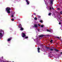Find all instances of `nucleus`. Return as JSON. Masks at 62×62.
<instances>
[{
	"instance_id": "obj_24",
	"label": "nucleus",
	"mask_w": 62,
	"mask_h": 62,
	"mask_svg": "<svg viewBox=\"0 0 62 62\" xmlns=\"http://www.w3.org/2000/svg\"><path fill=\"white\" fill-rule=\"evenodd\" d=\"M53 42V40H51L50 41V42L52 43Z\"/></svg>"
},
{
	"instance_id": "obj_26",
	"label": "nucleus",
	"mask_w": 62,
	"mask_h": 62,
	"mask_svg": "<svg viewBox=\"0 0 62 62\" xmlns=\"http://www.w3.org/2000/svg\"><path fill=\"white\" fill-rule=\"evenodd\" d=\"M61 24V23L59 22V24Z\"/></svg>"
},
{
	"instance_id": "obj_18",
	"label": "nucleus",
	"mask_w": 62,
	"mask_h": 62,
	"mask_svg": "<svg viewBox=\"0 0 62 62\" xmlns=\"http://www.w3.org/2000/svg\"><path fill=\"white\" fill-rule=\"evenodd\" d=\"M51 15V14L50 13L48 15L49 16H50V15Z\"/></svg>"
},
{
	"instance_id": "obj_20",
	"label": "nucleus",
	"mask_w": 62,
	"mask_h": 62,
	"mask_svg": "<svg viewBox=\"0 0 62 62\" xmlns=\"http://www.w3.org/2000/svg\"><path fill=\"white\" fill-rule=\"evenodd\" d=\"M28 37H26L25 38V39H27V38H28Z\"/></svg>"
},
{
	"instance_id": "obj_14",
	"label": "nucleus",
	"mask_w": 62,
	"mask_h": 62,
	"mask_svg": "<svg viewBox=\"0 0 62 62\" xmlns=\"http://www.w3.org/2000/svg\"><path fill=\"white\" fill-rule=\"evenodd\" d=\"M40 23H43V21L42 20H40Z\"/></svg>"
},
{
	"instance_id": "obj_10",
	"label": "nucleus",
	"mask_w": 62,
	"mask_h": 62,
	"mask_svg": "<svg viewBox=\"0 0 62 62\" xmlns=\"http://www.w3.org/2000/svg\"><path fill=\"white\" fill-rule=\"evenodd\" d=\"M43 36H44V35H41L39 36H38V37H39V38H41V37H43Z\"/></svg>"
},
{
	"instance_id": "obj_28",
	"label": "nucleus",
	"mask_w": 62,
	"mask_h": 62,
	"mask_svg": "<svg viewBox=\"0 0 62 62\" xmlns=\"http://www.w3.org/2000/svg\"><path fill=\"white\" fill-rule=\"evenodd\" d=\"M60 13H61V14H62V12H60Z\"/></svg>"
},
{
	"instance_id": "obj_12",
	"label": "nucleus",
	"mask_w": 62,
	"mask_h": 62,
	"mask_svg": "<svg viewBox=\"0 0 62 62\" xmlns=\"http://www.w3.org/2000/svg\"><path fill=\"white\" fill-rule=\"evenodd\" d=\"M26 2H27V3L28 5H29V2H30L29 1L27 0H26Z\"/></svg>"
},
{
	"instance_id": "obj_32",
	"label": "nucleus",
	"mask_w": 62,
	"mask_h": 62,
	"mask_svg": "<svg viewBox=\"0 0 62 62\" xmlns=\"http://www.w3.org/2000/svg\"><path fill=\"white\" fill-rule=\"evenodd\" d=\"M61 54H62V52L61 53Z\"/></svg>"
},
{
	"instance_id": "obj_19",
	"label": "nucleus",
	"mask_w": 62,
	"mask_h": 62,
	"mask_svg": "<svg viewBox=\"0 0 62 62\" xmlns=\"http://www.w3.org/2000/svg\"><path fill=\"white\" fill-rule=\"evenodd\" d=\"M38 16V18H40V16Z\"/></svg>"
},
{
	"instance_id": "obj_11",
	"label": "nucleus",
	"mask_w": 62,
	"mask_h": 62,
	"mask_svg": "<svg viewBox=\"0 0 62 62\" xmlns=\"http://www.w3.org/2000/svg\"><path fill=\"white\" fill-rule=\"evenodd\" d=\"M38 51V53H39V50H40V48L38 47L37 48Z\"/></svg>"
},
{
	"instance_id": "obj_13",
	"label": "nucleus",
	"mask_w": 62,
	"mask_h": 62,
	"mask_svg": "<svg viewBox=\"0 0 62 62\" xmlns=\"http://www.w3.org/2000/svg\"><path fill=\"white\" fill-rule=\"evenodd\" d=\"M11 38H9L8 39V41H10V40H11Z\"/></svg>"
},
{
	"instance_id": "obj_22",
	"label": "nucleus",
	"mask_w": 62,
	"mask_h": 62,
	"mask_svg": "<svg viewBox=\"0 0 62 62\" xmlns=\"http://www.w3.org/2000/svg\"><path fill=\"white\" fill-rule=\"evenodd\" d=\"M12 17H14V16H13V15H12Z\"/></svg>"
},
{
	"instance_id": "obj_6",
	"label": "nucleus",
	"mask_w": 62,
	"mask_h": 62,
	"mask_svg": "<svg viewBox=\"0 0 62 62\" xmlns=\"http://www.w3.org/2000/svg\"><path fill=\"white\" fill-rule=\"evenodd\" d=\"M50 5H53V0H50Z\"/></svg>"
},
{
	"instance_id": "obj_5",
	"label": "nucleus",
	"mask_w": 62,
	"mask_h": 62,
	"mask_svg": "<svg viewBox=\"0 0 62 62\" xmlns=\"http://www.w3.org/2000/svg\"><path fill=\"white\" fill-rule=\"evenodd\" d=\"M3 57H2L0 59V62H4V61H3L2 60H3Z\"/></svg>"
},
{
	"instance_id": "obj_31",
	"label": "nucleus",
	"mask_w": 62,
	"mask_h": 62,
	"mask_svg": "<svg viewBox=\"0 0 62 62\" xmlns=\"http://www.w3.org/2000/svg\"><path fill=\"white\" fill-rule=\"evenodd\" d=\"M38 31H39V29H38Z\"/></svg>"
},
{
	"instance_id": "obj_23",
	"label": "nucleus",
	"mask_w": 62,
	"mask_h": 62,
	"mask_svg": "<svg viewBox=\"0 0 62 62\" xmlns=\"http://www.w3.org/2000/svg\"><path fill=\"white\" fill-rule=\"evenodd\" d=\"M57 38L58 39H60V38H59L58 37H57Z\"/></svg>"
},
{
	"instance_id": "obj_1",
	"label": "nucleus",
	"mask_w": 62,
	"mask_h": 62,
	"mask_svg": "<svg viewBox=\"0 0 62 62\" xmlns=\"http://www.w3.org/2000/svg\"><path fill=\"white\" fill-rule=\"evenodd\" d=\"M4 34V31L2 30H0V39H2V37L3 36V35Z\"/></svg>"
},
{
	"instance_id": "obj_16",
	"label": "nucleus",
	"mask_w": 62,
	"mask_h": 62,
	"mask_svg": "<svg viewBox=\"0 0 62 62\" xmlns=\"http://www.w3.org/2000/svg\"><path fill=\"white\" fill-rule=\"evenodd\" d=\"M34 19L35 20H37V18L36 17H35L34 18Z\"/></svg>"
},
{
	"instance_id": "obj_3",
	"label": "nucleus",
	"mask_w": 62,
	"mask_h": 62,
	"mask_svg": "<svg viewBox=\"0 0 62 62\" xmlns=\"http://www.w3.org/2000/svg\"><path fill=\"white\" fill-rule=\"evenodd\" d=\"M19 28H20L21 31H22V30H23V27H22V25H21V24H19Z\"/></svg>"
},
{
	"instance_id": "obj_8",
	"label": "nucleus",
	"mask_w": 62,
	"mask_h": 62,
	"mask_svg": "<svg viewBox=\"0 0 62 62\" xmlns=\"http://www.w3.org/2000/svg\"><path fill=\"white\" fill-rule=\"evenodd\" d=\"M47 31L48 32H52L53 31V30L52 29H51L50 30H49L48 29H47Z\"/></svg>"
},
{
	"instance_id": "obj_25",
	"label": "nucleus",
	"mask_w": 62,
	"mask_h": 62,
	"mask_svg": "<svg viewBox=\"0 0 62 62\" xmlns=\"http://www.w3.org/2000/svg\"><path fill=\"white\" fill-rule=\"evenodd\" d=\"M11 20L12 21H14V19H11Z\"/></svg>"
},
{
	"instance_id": "obj_17",
	"label": "nucleus",
	"mask_w": 62,
	"mask_h": 62,
	"mask_svg": "<svg viewBox=\"0 0 62 62\" xmlns=\"http://www.w3.org/2000/svg\"><path fill=\"white\" fill-rule=\"evenodd\" d=\"M45 2V4H46V1H47V0H44Z\"/></svg>"
},
{
	"instance_id": "obj_33",
	"label": "nucleus",
	"mask_w": 62,
	"mask_h": 62,
	"mask_svg": "<svg viewBox=\"0 0 62 62\" xmlns=\"http://www.w3.org/2000/svg\"><path fill=\"white\" fill-rule=\"evenodd\" d=\"M48 48H49V47H47V49H48Z\"/></svg>"
},
{
	"instance_id": "obj_15",
	"label": "nucleus",
	"mask_w": 62,
	"mask_h": 62,
	"mask_svg": "<svg viewBox=\"0 0 62 62\" xmlns=\"http://www.w3.org/2000/svg\"><path fill=\"white\" fill-rule=\"evenodd\" d=\"M43 26H44V25H42L41 26V27H43Z\"/></svg>"
},
{
	"instance_id": "obj_21",
	"label": "nucleus",
	"mask_w": 62,
	"mask_h": 62,
	"mask_svg": "<svg viewBox=\"0 0 62 62\" xmlns=\"http://www.w3.org/2000/svg\"><path fill=\"white\" fill-rule=\"evenodd\" d=\"M55 50H56V51H58V50H56V48H55Z\"/></svg>"
},
{
	"instance_id": "obj_27",
	"label": "nucleus",
	"mask_w": 62,
	"mask_h": 62,
	"mask_svg": "<svg viewBox=\"0 0 62 62\" xmlns=\"http://www.w3.org/2000/svg\"><path fill=\"white\" fill-rule=\"evenodd\" d=\"M50 50H51V51H52L53 50V49H50Z\"/></svg>"
},
{
	"instance_id": "obj_30",
	"label": "nucleus",
	"mask_w": 62,
	"mask_h": 62,
	"mask_svg": "<svg viewBox=\"0 0 62 62\" xmlns=\"http://www.w3.org/2000/svg\"><path fill=\"white\" fill-rule=\"evenodd\" d=\"M34 15H36V14H35V13H34Z\"/></svg>"
},
{
	"instance_id": "obj_4",
	"label": "nucleus",
	"mask_w": 62,
	"mask_h": 62,
	"mask_svg": "<svg viewBox=\"0 0 62 62\" xmlns=\"http://www.w3.org/2000/svg\"><path fill=\"white\" fill-rule=\"evenodd\" d=\"M51 8H52V9H54V8H52V6H51ZM51 6H50L49 7H46V8L47 9H49L50 10H51V9H52V8H51Z\"/></svg>"
},
{
	"instance_id": "obj_9",
	"label": "nucleus",
	"mask_w": 62,
	"mask_h": 62,
	"mask_svg": "<svg viewBox=\"0 0 62 62\" xmlns=\"http://www.w3.org/2000/svg\"><path fill=\"white\" fill-rule=\"evenodd\" d=\"M34 27L36 28L38 27V25L37 24H35L34 25Z\"/></svg>"
},
{
	"instance_id": "obj_2",
	"label": "nucleus",
	"mask_w": 62,
	"mask_h": 62,
	"mask_svg": "<svg viewBox=\"0 0 62 62\" xmlns=\"http://www.w3.org/2000/svg\"><path fill=\"white\" fill-rule=\"evenodd\" d=\"M10 8L9 7H7L6 9V12H7L9 14L10 13Z\"/></svg>"
},
{
	"instance_id": "obj_7",
	"label": "nucleus",
	"mask_w": 62,
	"mask_h": 62,
	"mask_svg": "<svg viewBox=\"0 0 62 62\" xmlns=\"http://www.w3.org/2000/svg\"><path fill=\"white\" fill-rule=\"evenodd\" d=\"M22 36L23 38H24V37H25V34L24 33H22Z\"/></svg>"
},
{
	"instance_id": "obj_29",
	"label": "nucleus",
	"mask_w": 62,
	"mask_h": 62,
	"mask_svg": "<svg viewBox=\"0 0 62 62\" xmlns=\"http://www.w3.org/2000/svg\"><path fill=\"white\" fill-rule=\"evenodd\" d=\"M38 25H39V26H40V25L39 24H38Z\"/></svg>"
}]
</instances>
